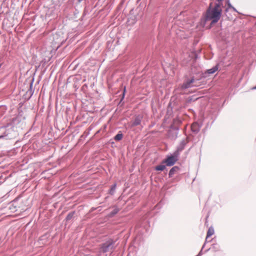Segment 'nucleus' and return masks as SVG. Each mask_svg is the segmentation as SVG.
I'll list each match as a JSON object with an SVG mask.
<instances>
[{
    "mask_svg": "<svg viewBox=\"0 0 256 256\" xmlns=\"http://www.w3.org/2000/svg\"><path fill=\"white\" fill-rule=\"evenodd\" d=\"M116 184H114V185L112 186V187L111 188V191H114L115 188H116Z\"/></svg>",
    "mask_w": 256,
    "mask_h": 256,
    "instance_id": "f8f14e48",
    "label": "nucleus"
},
{
    "mask_svg": "<svg viewBox=\"0 0 256 256\" xmlns=\"http://www.w3.org/2000/svg\"><path fill=\"white\" fill-rule=\"evenodd\" d=\"M211 4L207 10L206 20H211V24H213L220 20L222 14V9L220 4H216L214 8H211Z\"/></svg>",
    "mask_w": 256,
    "mask_h": 256,
    "instance_id": "f257e3e1",
    "label": "nucleus"
},
{
    "mask_svg": "<svg viewBox=\"0 0 256 256\" xmlns=\"http://www.w3.org/2000/svg\"><path fill=\"white\" fill-rule=\"evenodd\" d=\"M218 69V65L216 64V66L213 67L212 68L208 70L207 72L209 74H212L216 72Z\"/></svg>",
    "mask_w": 256,
    "mask_h": 256,
    "instance_id": "20e7f679",
    "label": "nucleus"
},
{
    "mask_svg": "<svg viewBox=\"0 0 256 256\" xmlns=\"http://www.w3.org/2000/svg\"><path fill=\"white\" fill-rule=\"evenodd\" d=\"M214 234V230L212 228H210L208 230L206 240H207L209 237L212 236Z\"/></svg>",
    "mask_w": 256,
    "mask_h": 256,
    "instance_id": "423d86ee",
    "label": "nucleus"
},
{
    "mask_svg": "<svg viewBox=\"0 0 256 256\" xmlns=\"http://www.w3.org/2000/svg\"><path fill=\"white\" fill-rule=\"evenodd\" d=\"M177 160L178 158L176 156H168L166 159L163 160L162 163L166 164L167 166H173Z\"/></svg>",
    "mask_w": 256,
    "mask_h": 256,
    "instance_id": "f03ea898",
    "label": "nucleus"
},
{
    "mask_svg": "<svg viewBox=\"0 0 256 256\" xmlns=\"http://www.w3.org/2000/svg\"><path fill=\"white\" fill-rule=\"evenodd\" d=\"M140 124V120L138 119L135 120L132 126H138Z\"/></svg>",
    "mask_w": 256,
    "mask_h": 256,
    "instance_id": "1a4fd4ad",
    "label": "nucleus"
},
{
    "mask_svg": "<svg viewBox=\"0 0 256 256\" xmlns=\"http://www.w3.org/2000/svg\"><path fill=\"white\" fill-rule=\"evenodd\" d=\"M252 90H256V86L252 88Z\"/></svg>",
    "mask_w": 256,
    "mask_h": 256,
    "instance_id": "f3484780",
    "label": "nucleus"
},
{
    "mask_svg": "<svg viewBox=\"0 0 256 256\" xmlns=\"http://www.w3.org/2000/svg\"><path fill=\"white\" fill-rule=\"evenodd\" d=\"M196 126V124H193L192 125V130L193 131H195V130H194V126Z\"/></svg>",
    "mask_w": 256,
    "mask_h": 256,
    "instance_id": "ddd939ff",
    "label": "nucleus"
},
{
    "mask_svg": "<svg viewBox=\"0 0 256 256\" xmlns=\"http://www.w3.org/2000/svg\"><path fill=\"white\" fill-rule=\"evenodd\" d=\"M125 92H126V88H124V90L123 96H124Z\"/></svg>",
    "mask_w": 256,
    "mask_h": 256,
    "instance_id": "dca6fc26",
    "label": "nucleus"
},
{
    "mask_svg": "<svg viewBox=\"0 0 256 256\" xmlns=\"http://www.w3.org/2000/svg\"><path fill=\"white\" fill-rule=\"evenodd\" d=\"M178 170V166L173 167L169 172V176L172 177V176Z\"/></svg>",
    "mask_w": 256,
    "mask_h": 256,
    "instance_id": "39448f33",
    "label": "nucleus"
},
{
    "mask_svg": "<svg viewBox=\"0 0 256 256\" xmlns=\"http://www.w3.org/2000/svg\"><path fill=\"white\" fill-rule=\"evenodd\" d=\"M72 216H73V214H68L67 216L66 219L67 220H70V219H71V218H72Z\"/></svg>",
    "mask_w": 256,
    "mask_h": 256,
    "instance_id": "9d476101",
    "label": "nucleus"
},
{
    "mask_svg": "<svg viewBox=\"0 0 256 256\" xmlns=\"http://www.w3.org/2000/svg\"><path fill=\"white\" fill-rule=\"evenodd\" d=\"M6 136V134H4V136H0V138H2L3 137H4V136Z\"/></svg>",
    "mask_w": 256,
    "mask_h": 256,
    "instance_id": "2eb2a0df",
    "label": "nucleus"
},
{
    "mask_svg": "<svg viewBox=\"0 0 256 256\" xmlns=\"http://www.w3.org/2000/svg\"><path fill=\"white\" fill-rule=\"evenodd\" d=\"M228 5L229 8H232L234 10V7H232V6H231V5L230 3H228Z\"/></svg>",
    "mask_w": 256,
    "mask_h": 256,
    "instance_id": "4468645a",
    "label": "nucleus"
},
{
    "mask_svg": "<svg viewBox=\"0 0 256 256\" xmlns=\"http://www.w3.org/2000/svg\"><path fill=\"white\" fill-rule=\"evenodd\" d=\"M122 138V134H117L115 137L114 140H120Z\"/></svg>",
    "mask_w": 256,
    "mask_h": 256,
    "instance_id": "6e6552de",
    "label": "nucleus"
},
{
    "mask_svg": "<svg viewBox=\"0 0 256 256\" xmlns=\"http://www.w3.org/2000/svg\"><path fill=\"white\" fill-rule=\"evenodd\" d=\"M118 208H115L114 211L112 212V215H114L115 214H116V213H118Z\"/></svg>",
    "mask_w": 256,
    "mask_h": 256,
    "instance_id": "9b49d317",
    "label": "nucleus"
},
{
    "mask_svg": "<svg viewBox=\"0 0 256 256\" xmlns=\"http://www.w3.org/2000/svg\"><path fill=\"white\" fill-rule=\"evenodd\" d=\"M1 66V64H0V67Z\"/></svg>",
    "mask_w": 256,
    "mask_h": 256,
    "instance_id": "a211bd4d",
    "label": "nucleus"
},
{
    "mask_svg": "<svg viewBox=\"0 0 256 256\" xmlns=\"http://www.w3.org/2000/svg\"><path fill=\"white\" fill-rule=\"evenodd\" d=\"M166 166L164 165H158L155 168V170H163L165 169Z\"/></svg>",
    "mask_w": 256,
    "mask_h": 256,
    "instance_id": "0eeeda50",
    "label": "nucleus"
},
{
    "mask_svg": "<svg viewBox=\"0 0 256 256\" xmlns=\"http://www.w3.org/2000/svg\"><path fill=\"white\" fill-rule=\"evenodd\" d=\"M194 82V78H192L191 80H187L182 84L181 86L182 88L186 89L194 86V85H192V84Z\"/></svg>",
    "mask_w": 256,
    "mask_h": 256,
    "instance_id": "7ed1b4c3",
    "label": "nucleus"
}]
</instances>
